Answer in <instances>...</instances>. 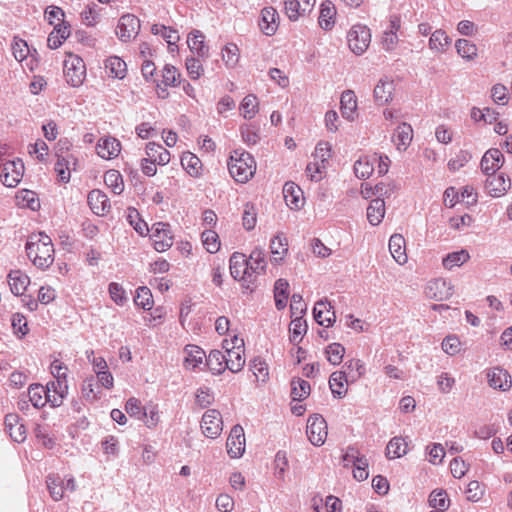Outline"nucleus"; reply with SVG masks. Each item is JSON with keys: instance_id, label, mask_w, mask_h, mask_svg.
I'll use <instances>...</instances> for the list:
<instances>
[{"instance_id": "nucleus-1", "label": "nucleus", "mask_w": 512, "mask_h": 512, "mask_svg": "<svg viewBox=\"0 0 512 512\" xmlns=\"http://www.w3.org/2000/svg\"><path fill=\"white\" fill-rule=\"evenodd\" d=\"M25 249L28 258L38 269L46 270L54 262V246L50 236L44 232L30 235Z\"/></svg>"}, {"instance_id": "nucleus-2", "label": "nucleus", "mask_w": 512, "mask_h": 512, "mask_svg": "<svg viewBox=\"0 0 512 512\" xmlns=\"http://www.w3.org/2000/svg\"><path fill=\"white\" fill-rule=\"evenodd\" d=\"M230 175L240 183L247 182L256 171L254 158L242 149H236L228 161Z\"/></svg>"}, {"instance_id": "nucleus-3", "label": "nucleus", "mask_w": 512, "mask_h": 512, "mask_svg": "<svg viewBox=\"0 0 512 512\" xmlns=\"http://www.w3.org/2000/svg\"><path fill=\"white\" fill-rule=\"evenodd\" d=\"M347 41L350 50L356 55H362L371 42L370 29L362 24L352 26L347 34Z\"/></svg>"}, {"instance_id": "nucleus-4", "label": "nucleus", "mask_w": 512, "mask_h": 512, "mask_svg": "<svg viewBox=\"0 0 512 512\" xmlns=\"http://www.w3.org/2000/svg\"><path fill=\"white\" fill-rule=\"evenodd\" d=\"M230 274L235 280H241L247 283L246 288L254 283V278L250 267L248 266V259L245 254L240 252H234L229 260Z\"/></svg>"}, {"instance_id": "nucleus-5", "label": "nucleus", "mask_w": 512, "mask_h": 512, "mask_svg": "<svg viewBox=\"0 0 512 512\" xmlns=\"http://www.w3.org/2000/svg\"><path fill=\"white\" fill-rule=\"evenodd\" d=\"M231 344V350L225 354V362L227 363V369L233 373H237L241 371L245 365L244 340L234 335L231 338Z\"/></svg>"}, {"instance_id": "nucleus-6", "label": "nucleus", "mask_w": 512, "mask_h": 512, "mask_svg": "<svg viewBox=\"0 0 512 512\" xmlns=\"http://www.w3.org/2000/svg\"><path fill=\"white\" fill-rule=\"evenodd\" d=\"M85 64L78 56H70L64 62V73L67 83L73 87L80 86L85 78Z\"/></svg>"}, {"instance_id": "nucleus-7", "label": "nucleus", "mask_w": 512, "mask_h": 512, "mask_svg": "<svg viewBox=\"0 0 512 512\" xmlns=\"http://www.w3.org/2000/svg\"><path fill=\"white\" fill-rule=\"evenodd\" d=\"M1 180L7 187H15L21 181L24 174V163L22 160H12L1 164Z\"/></svg>"}, {"instance_id": "nucleus-8", "label": "nucleus", "mask_w": 512, "mask_h": 512, "mask_svg": "<svg viewBox=\"0 0 512 512\" xmlns=\"http://www.w3.org/2000/svg\"><path fill=\"white\" fill-rule=\"evenodd\" d=\"M306 432L310 442L313 445H323L327 438V423L325 419L318 414L309 417Z\"/></svg>"}, {"instance_id": "nucleus-9", "label": "nucleus", "mask_w": 512, "mask_h": 512, "mask_svg": "<svg viewBox=\"0 0 512 512\" xmlns=\"http://www.w3.org/2000/svg\"><path fill=\"white\" fill-rule=\"evenodd\" d=\"M151 239L156 251L164 252L173 244V236L171 234L170 225L164 222L153 224L151 228Z\"/></svg>"}, {"instance_id": "nucleus-10", "label": "nucleus", "mask_w": 512, "mask_h": 512, "mask_svg": "<svg viewBox=\"0 0 512 512\" xmlns=\"http://www.w3.org/2000/svg\"><path fill=\"white\" fill-rule=\"evenodd\" d=\"M140 27V20L135 15L125 14L119 19L116 34L122 42H128L138 35Z\"/></svg>"}, {"instance_id": "nucleus-11", "label": "nucleus", "mask_w": 512, "mask_h": 512, "mask_svg": "<svg viewBox=\"0 0 512 512\" xmlns=\"http://www.w3.org/2000/svg\"><path fill=\"white\" fill-rule=\"evenodd\" d=\"M201 429L206 437L211 439L217 438L223 429L220 412L216 409L207 410L202 417Z\"/></svg>"}, {"instance_id": "nucleus-12", "label": "nucleus", "mask_w": 512, "mask_h": 512, "mask_svg": "<svg viewBox=\"0 0 512 512\" xmlns=\"http://www.w3.org/2000/svg\"><path fill=\"white\" fill-rule=\"evenodd\" d=\"M453 294V286L449 281L443 278L430 280L425 287V295L429 299L443 301L450 298Z\"/></svg>"}, {"instance_id": "nucleus-13", "label": "nucleus", "mask_w": 512, "mask_h": 512, "mask_svg": "<svg viewBox=\"0 0 512 512\" xmlns=\"http://www.w3.org/2000/svg\"><path fill=\"white\" fill-rule=\"evenodd\" d=\"M227 453L231 458H240L245 452V434L241 425L232 427L226 442Z\"/></svg>"}, {"instance_id": "nucleus-14", "label": "nucleus", "mask_w": 512, "mask_h": 512, "mask_svg": "<svg viewBox=\"0 0 512 512\" xmlns=\"http://www.w3.org/2000/svg\"><path fill=\"white\" fill-rule=\"evenodd\" d=\"M510 187V178L503 173L487 175L485 190L491 197L496 198L505 195Z\"/></svg>"}, {"instance_id": "nucleus-15", "label": "nucleus", "mask_w": 512, "mask_h": 512, "mask_svg": "<svg viewBox=\"0 0 512 512\" xmlns=\"http://www.w3.org/2000/svg\"><path fill=\"white\" fill-rule=\"evenodd\" d=\"M46 400L52 407H59L68 393L67 380H53L46 385Z\"/></svg>"}, {"instance_id": "nucleus-16", "label": "nucleus", "mask_w": 512, "mask_h": 512, "mask_svg": "<svg viewBox=\"0 0 512 512\" xmlns=\"http://www.w3.org/2000/svg\"><path fill=\"white\" fill-rule=\"evenodd\" d=\"M504 164V156L497 148H491L485 152L481 159V170L486 175L496 174Z\"/></svg>"}, {"instance_id": "nucleus-17", "label": "nucleus", "mask_w": 512, "mask_h": 512, "mask_svg": "<svg viewBox=\"0 0 512 512\" xmlns=\"http://www.w3.org/2000/svg\"><path fill=\"white\" fill-rule=\"evenodd\" d=\"M487 379L490 387L507 391L510 389L512 381L507 370L501 367H493L487 371Z\"/></svg>"}, {"instance_id": "nucleus-18", "label": "nucleus", "mask_w": 512, "mask_h": 512, "mask_svg": "<svg viewBox=\"0 0 512 512\" xmlns=\"http://www.w3.org/2000/svg\"><path fill=\"white\" fill-rule=\"evenodd\" d=\"M315 321L321 325L329 327L336 319L335 312L331 304L326 300H319L316 302L313 309Z\"/></svg>"}, {"instance_id": "nucleus-19", "label": "nucleus", "mask_w": 512, "mask_h": 512, "mask_svg": "<svg viewBox=\"0 0 512 512\" xmlns=\"http://www.w3.org/2000/svg\"><path fill=\"white\" fill-rule=\"evenodd\" d=\"M87 201L91 210L96 215H105L111 209L108 196L101 190L95 189L90 191Z\"/></svg>"}, {"instance_id": "nucleus-20", "label": "nucleus", "mask_w": 512, "mask_h": 512, "mask_svg": "<svg viewBox=\"0 0 512 512\" xmlns=\"http://www.w3.org/2000/svg\"><path fill=\"white\" fill-rule=\"evenodd\" d=\"M395 90L394 81L387 76L381 78L374 88V99L378 105H385L392 100Z\"/></svg>"}, {"instance_id": "nucleus-21", "label": "nucleus", "mask_w": 512, "mask_h": 512, "mask_svg": "<svg viewBox=\"0 0 512 512\" xmlns=\"http://www.w3.org/2000/svg\"><path fill=\"white\" fill-rule=\"evenodd\" d=\"M120 142L113 137L102 138L96 145L97 154L103 159H113L120 153Z\"/></svg>"}, {"instance_id": "nucleus-22", "label": "nucleus", "mask_w": 512, "mask_h": 512, "mask_svg": "<svg viewBox=\"0 0 512 512\" xmlns=\"http://www.w3.org/2000/svg\"><path fill=\"white\" fill-rule=\"evenodd\" d=\"M277 20V11L273 7H265L261 11V19L259 21L261 31L267 36L275 34L278 28Z\"/></svg>"}, {"instance_id": "nucleus-23", "label": "nucleus", "mask_w": 512, "mask_h": 512, "mask_svg": "<svg viewBox=\"0 0 512 512\" xmlns=\"http://www.w3.org/2000/svg\"><path fill=\"white\" fill-rule=\"evenodd\" d=\"M283 195L286 204L291 209H299L304 201L301 188L293 182L285 183L283 187Z\"/></svg>"}, {"instance_id": "nucleus-24", "label": "nucleus", "mask_w": 512, "mask_h": 512, "mask_svg": "<svg viewBox=\"0 0 512 512\" xmlns=\"http://www.w3.org/2000/svg\"><path fill=\"white\" fill-rule=\"evenodd\" d=\"M340 109L342 116L352 121L354 120L356 110H357V98L352 90H346L342 93L340 99Z\"/></svg>"}, {"instance_id": "nucleus-25", "label": "nucleus", "mask_w": 512, "mask_h": 512, "mask_svg": "<svg viewBox=\"0 0 512 512\" xmlns=\"http://www.w3.org/2000/svg\"><path fill=\"white\" fill-rule=\"evenodd\" d=\"M187 43L191 52L195 53L198 57H208L209 48L204 43V35L201 31L192 30L188 35Z\"/></svg>"}, {"instance_id": "nucleus-26", "label": "nucleus", "mask_w": 512, "mask_h": 512, "mask_svg": "<svg viewBox=\"0 0 512 512\" xmlns=\"http://www.w3.org/2000/svg\"><path fill=\"white\" fill-rule=\"evenodd\" d=\"M389 250L394 260L403 265L407 262L405 239L400 234H394L389 239Z\"/></svg>"}, {"instance_id": "nucleus-27", "label": "nucleus", "mask_w": 512, "mask_h": 512, "mask_svg": "<svg viewBox=\"0 0 512 512\" xmlns=\"http://www.w3.org/2000/svg\"><path fill=\"white\" fill-rule=\"evenodd\" d=\"M248 259V266L252 272L254 280L261 273L265 272L267 262L265 260V252L260 247H255Z\"/></svg>"}, {"instance_id": "nucleus-28", "label": "nucleus", "mask_w": 512, "mask_h": 512, "mask_svg": "<svg viewBox=\"0 0 512 512\" xmlns=\"http://www.w3.org/2000/svg\"><path fill=\"white\" fill-rule=\"evenodd\" d=\"M349 382L345 371L333 372L329 378V387L333 396L342 398L347 393L346 384Z\"/></svg>"}, {"instance_id": "nucleus-29", "label": "nucleus", "mask_w": 512, "mask_h": 512, "mask_svg": "<svg viewBox=\"0 0 512 512\" xmlns=\"http://www.w3.org/2000/svg\"><path fill=\"white\" fill-rule=\"evenodd\" d=\"M8 283L11 292L18 296L22 295L30 283L29 277L20 270H12L8 274Z\"/></svg>"}, {"instance_id": "nucleus-30", "label": "nucleus", "mask_w": 512, "mask_h": 512, "mask_svg": "<svg viewBox=\"0 0 512 512\" xmlns=\"http://www.w3.org/2000/svg\"><path fill=\"white\" fill-rule=\"evenodd\" d=\"M385 215V202L383 198L373 199L367 207V219L373 226L379 225Z\"/></svg>"}, {"instance_id": "nucleus-31", "label": "nucleus", "mask_w": 512, "mask_h": 512, "mask_svg": "<svg viewBox=\"0 0 512 512\" xmlns=\"http://www.w3.org/2000/svg\"><path fill=\"white\" fill-rule=\"evenodd\" d=\"M413 138V129L407 123H401L395 130L393 141L399 150H405Z\"/></svg>"}, {"instance_id": "nucleus-32", "label": "nucleus", "mask_w": 512, "mask_h": 512, "mask_svg": "<svg viewBox=\"0 0 512 512\" xmlns=\"http://www.w3.org/2000/svg\"><path fill=\"white\" fill-rule=\"evenodd\" d=\"M451 44V39L445 31L437 29L431 33L429 38V48L435 53L443 54Z\"/></svg>"}, {"instance_id": "nucleus-33", "label": "nucleus", "mask_w": 512, "mask_h": 512, "mask_svg": "<svg viewBox=\"0 0 512 512\" xmlns=\"http://www.w3.org/2000/svg\"><path fill=\"white\" fill-rule=\"evenodd\" d=\"M146 155L158 165H166L170 161V153L162 145L150 142L146 145Z\"/></svg>"}, {"instance_id": "nucleus-34", "label": "nucleus", "mask_w": 512, "mask_h": 512, "mask_svg": "<svg viewBox=\"0 0 512 512\" xmlns=\"http://www.w3.org/2000/svg\"><path fill=\"white\" fill-rule=\"evenodd\" d=\"M225 357L226 355L220 350H212L206 356V365L213 374L219 375L227 369Z\"/></svg>"}, {"instance_id": "nucleus-35", "label": "nucleus", "mask_w": 512, "mask_h": 512, "mask_svg": "<svg viewBox=\"0 0 512 512\" xmlns=\"http://www.w3.org/2000/svg\"><path fill=\"white\" fill-rule=\"evenodd\" d=\"M184 352L186 354L185 366L190 369H195L206 359L205 351L196 345H187Z\"/></svg>"}, {"instance_id": "nucleus-36", "label": "nucleus", "mask_w": 512, "mask_h": 512, "mask_svg": "<svg viewBox=\"0 0 512 512\" xmlns=\"http://www.w3.org/2000/svg\"><path fill=\"white\" fill-rule=\"evenodd\" d=\"M46 485L49 494L54 501H60L64 497V479L59 475H48L46 478Z\"/></svg>"}, {"instance_id": "nucleus-37", "label": "nucleus", "mask_w": 512, "mask_h": 512, "mask_svg": "<svg viewBox=\"0 0 512 512\" xmlns=\"http://www.w3.org/2000/svg\"><path fill=\"white\" fill-rule=\"evenodd\" d=\"M289 283L285 279H278L274 285V299L275 306L278 310H282L287 305V300L289 297Z\"/></svg>"}, {"instance_id": "nucleus-38", "label": "nucleus", "mask_w": 512, "mask_h": 512, "mask_svg": "<svg viewBox=\"0 0 512 512\" xmlns=\"http://www.w3.org/2000/svg\"><path fill=\"white\" fill-rule=\"evenodd\" d=\"M270 249L271 253L274 255L272 262L274 264H279L283 259V256L288 251V243L286 238L282 235H276L270 241Z\"/></svg>"}, {"instance_id": "nucleus-39", "label": "nucleus", "mask_w": 512, "mask_h": 512, "mask_svg": "<svg viewBox=\"0 0 512 512\" xmlns=\"http://www.w3.org/2000/svg\"><path fill=\"white\" fill-rule=\"evenodd\" d=\"M105 68L110 76L118 79H123L127 71L126 63L117 56L109 57L105 61Z\"/></svg>"}, {"instance_id": "nucleus-40", "label": "nucleus", "mask_w": 512, "mask_h": 512, "mask_svg": "<svg viewBox=\"0 0 512 512\" xmlns=\"http://www.w3.org/2000/svg\"><path fill=\"white\" fill-rule=\"evenodd\" d=\"M181 165L187 173L193 177H198L202 168L201 160L193 153L186 152L181 157Z\"/></svg>"}, {"instance_id": "nucleus-41", "label": "nucleus", "mask_w": 512, "mask_h": 512, "mask_svg": "<svg viewBox=\"0 0 512 512\" xmlns=\"http://www.w3.org/2000/svg\"><path fill=\"white\" fill-rule=\"evenodd\" d=\"M336 14V10L332 2L325 1L321 4L320 15H319V25L321 28L325 30H329L332 28L334 21L333 18Z\"/></svg>"}, {"instance_id": "nucleus-42", "label": "nucleus", "mask_w": 512, "mask_h": 512, "mask_svg": "<svg viewBox=\"0 0 512 512\" xmlns=\"http://www.w3.org/2000/svg\"><path fill=\"white\" fill-rule=\"evenodd\" d=\"M455 48L458 55L467 61H473L478 55L477 46L467 39H458Z\"/></svg>"}, {"instance_id": "nucleus-43", "label": "nucleus", "mask_w": 512, "mask_h": 512, "mask_svg": "<svg viewBox=\"0 0 512 512\" xmlns=\"http://www.w3.org/2000/svg\"><path fill=\"white\" fill-rule=\"evenodd\" d=\"M343 371L346 372L347 379L353 383L365 374V366L359 359H350L345 362Z\"/></svg>"}, {"instance_id": "nucleus-44", "label": "nucleus", "mask_w": 512, "mask_h": 512, "mask_svg": "<svg viewBox=\"0 0 512 512\" xmlns=\"http://www.w3.org/2000/svg\"><path fill=\"white\" fill-rule=\"evenodd\" d=\"M470 258V255L467 250L461 249L460 251H455L447 254L442 261L443 266L446 269H453L454 267H459L466 263Z\"/></svg>"}, {"instance_id": "nucleus-45", "label": "nucleus", "mask_w": 512, "mask_h": 512, "mask_svg": "<svg viewBox=\"0 0 512 512\" xmlns=\"http://www.w3.org/2000/svg\"><path fill=\"white\" fill-rule=\"evenodd\" d=\"M310 384L301 378L291 381V396L294 401H302L310 394Z\"/></svg>"}, {"instance_id": "nucleus-46", "label": "nucleus", "mask_w": 512, "mask_h": 512, "mask_svg": "<svg viewBox=\"0 0 512 512\" xmlns=\"http://www.w3.org/2000/svg\"><path fill=\"white\" fill-rule=\"evenodd\" d=\"M407 452V444L402 437L392 438L386 447V456L390 459L400 458Z\"/></svg>"}, {"instance_id": "nucleus-47", "label": "nucleus", "mask_w": 512, "mask_h": 512, "mask_svg": "<svg viewBox=\"0 0 512 512\" xmlns=\"http://www.w3.org/2000/svg\"><path fill=\"white\" fill-rule=\"evenodd\" d=\"M308 326L302 317L293 319L289 326L290 341L293 344H298L302 340V336L307 332Z\"/></svg>"}, {"instance_id": "nucleus-48", "label": "nucleus", "mask_w": 512, "mask_h": 512, "mask_svg": "<svg viewBox=\"0 0 512 512\" xmlns=\"http://www.w3.org/2000/svg\"><path fill=\"white\" fill-rule=\"evenodd\" d=\"M29 400L35 408L43 407L48 400H46V388L40 384H32L28 390Z\"/></svg>"}, {"instance_id": "nucleus-49", "label": "nucleus", "mask_w": 512, "mask_h": 512, "mask_svg": "<svg viewBox=\"0 0 512 512\" xmlns=\"http://www.w3.org/2000/svg\"><path fill=\"white\" fill-rule=\"evenodd\" d=\"M151 32L154 35H161L166 40L169 46L176 45V43L180 39L179 34L176 30L161 24H153L151 27Z\"/></svg>"}, {"instance_id": "nucleus-50", "label": "nucleus", "mask_w": 512, "mask_h": 512, "mask_svg": "<svg viewBox=\"0 0 512 512\" xmlns=\"http://www.w3.org/2000/svg\"><path fill=\"white\" fill-rule=\"evenodd\" d=\"M72 156H58L57 161L54 165V170L57 173L59 180L63 183H67L70 180V163Z\"/></svg>"}, {"instance_id": "nucleus-51", "label": "nucleus", "mask_w": 512, "mask_h": 512, "mask_svg": "<svg viewBox=\"0 0 512 512\" xmlns=\"http://www.w3.org/2000/svg\"><path fill=\"white\" fill-rule=\"evenodd\" d=\"M258 99L255 95L245 96L240 104V111L245 119H252L258 113Z\"/></svg>"}, {"instance_id": "nucleus-52", "label": "nucleus", "mask_w": 512, "mask_h": 512, "mask_svg": "<svg viewBox=\"0 0 512 512\" xmlns=\"http://www.w3.org/2000/svg\"><path fill=\"white\" fill-rule=\"evenodd\" d=\"M104 182L116 195L121 194L124 190L122 176L116 170L107 171L104 176Z\"/></svg>"}, {"instance_id": "nucleus-53", "label": "nucleus", "mask_w": 512, "mask_h": 512, "mask_svg": "<svg viewBox=\"0 0 512 512\" xmlns=\"http://www.w3.org/2000/svg\"><path fill=\"white\" fill-rule=\"evenodd\" d=\"M325 354L328 362L334 366H337L343 360L345 348L340 343H331L326 347Z\"/></svg>"}, {"instance_id": "nucleus-54", "label": "nucleus", "mask_w": 512, "mask_h": 512, "mask_svg": "<svg viewBox=\"0 0 512 512\" xmlns=\"http://www.w3.org/2000/svg\"><path fill=\"white\" fill-rule=\"evenodd\" d=\"M134 303L144 310H150L153 306L152 293L150 289L146 286L138 287L134 297Z\"/></svg>"}, {"instance_id": "nucleus-55", "label": "nucleus", "mask_w": 512, "mask_h": 512, "mask_svg": "<svg viewBox=\"0 0 512 512\" xmlns=\"http://www.w3.org/2000/svg\"><path fill=\"white\" fill-rule=\"evenodd\" d=\"M250 370L258 381L266 382L269 377L268 365L261 358H254L250 361Z\"/></svg>"}, {"instance_id": "nucleus-56", "label": "nucleus", "mask_w": 512, "mask_h": 512, "mask_svg": "<svg viewBox=\"0 0 512 512\" xmlns=\"http://www.w3.org/2000/svg\"><path fill=\"white\" fill-rule=\"evenodd\" d=\"M373 171V164L366 157L358 159L354 164V173L359 179L369 178Z\"/></svg>"}, {"instance_id": "nucleus-57", "label": "nucleus", "mask_w": 512, "mask_h": 512, "mask_svg": "<svg viewBox=\"0 0 512 512\" xmlns=\"http://www.w3.org/2000/svg\"><path fill=\"white\" fill-rule=\"evenodd\" d=\"M429 505L434 509L446 510L449 506L446 491L442 489L432 491L429 496Z\"/></svg>"}, {"instance_id": "nucleus-58", "label": "nucleus", "mask_w": 512, "mask_h": 512, "mask_svg": "<svg viewBox=\"0 0 512 512\" xmlns=\"http://www.w3.org/2000/svg\"><path fill=\"white\" fill-rule=\"evenodd\" d=\"M472 158V155L467 150H460L454 157L448 161V168L450 171H457L464 167Z\"/></svg>"}, {"instance_id": "nucleus-59", "label": "nucleus", "mask_w": 512, "mask_h": 512, "mask_svg": "<svg viewBox=\"0 0 512 512\" xmlns=\"http://www.w3.org/2000/svg\"><path fill=\"white\" fill-rule=\"evenodd\" d=\"M222 58L228 67H234L239 60V49L236 44L228 43L222 49Z\"/></svg>"}, {"instance_id": "nucleus-60", "label": "nucleus", "mask_w": 512, "mask_h": 512, "mask_svg": "<svg viewBox=\"0 0 512 512\" xmlns=\"http://www.w3.org/2000/svg\"><path fill=\"white\" fill-rule=\"evenodd\" d=\"M202 242L209 253H216L220 248L218 235L213 230H206L202 233Z\"/></svg>"}, {"instance_id": "nucleus-61", "label": "nucleus", "mask_w": 512, "mask_h": 512, "mask_svg": "<svg viewBox=\"0 0 512 512\" xmlns=\"http://www.w3.org/2000/svg\"><path fill=\"white\" fill-rule=\"evenodd\" d=\"M109 295L111 299L119 306H123L127 302V296L124 288L116 282L109 284Z\"/></svg>"}, {"instance_id": "nucleus-62", "label": "nucleus", "mask_w": 512, "mask_h": 512, "mask_svg": "<svg viewBox=\"0 0 512 512\" xmlns=\"http://www.w3.org/2000/svg\"><path fill=\"white\" fill-rule=\"evenodd\" d=\"M185 66L191 79L197 80L203 73V67L199 59L190 57L186 59Z\"/></svg>"}, {"instance_id": "nucleus-63", "label": "nucleus", "mask_w": 512, "mask_h": 512, "mask_svg": "<svg viewBox=\"0 0 512 512\" xmlns=\"http://www.w3.org/2000/svg\"><path fill=\"white\" fill-rule=\"evenodd\" d=\"M180 74L177 69L172 65H165L162 72V82L165 86H176L178 84V77Z\"/></svg>"}, {"instance_id": "nucleus-64", "label": "nucleus", "mask_w": 512, "mask_h": 512, "mask_svg": "<svg viewBox=\"0 0 512 512\" xmlns=\"http://www.w3.org/2000/svg\"><path fill=\"white\" fill-rule=\"evenodd\" d=\"M12 53L17 61H23L29 53L27 43L22 39L15 38L12 43Z\"/></svg>"}]
</instances>
